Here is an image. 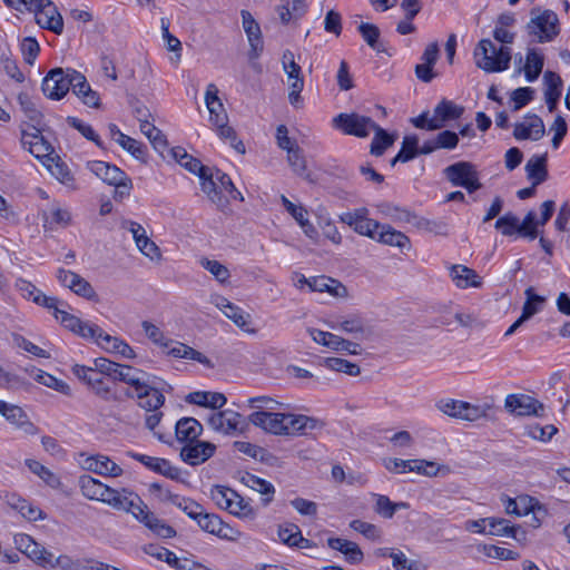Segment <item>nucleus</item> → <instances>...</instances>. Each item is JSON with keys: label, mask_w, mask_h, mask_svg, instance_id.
<instances>
[{"label": "nucleus", "mask_w": 570, "mask_h": 570, "mask_svg": "<svg viewBox=\"0 0 570 570\" xmlns=\"http://www.w3.org/2000/svg\"><path fill=\"white\" fill-rule=\"evenodd\" d=\"M287 161L296 175L305 177L306 179L309 178L306 159L303 149L298 145L287 150Z\"/></svg>", "instance_id": "37998d69"}, {"label": "nucleus", "mask_w": 570, "mask_h": 570, "mask_svg": "<svg viewBox=\"0 0 570 570\" xmlns=\"http://www.w3.org/2000/svg\"><path fill=\"white\" fill-rule=\"evenodd\" d=\"M18 102L24 112L26 117L32 121V125L40 126L42 120V114L37 109L36 105L31 100L28 94L20 92L18 95Z\"/></svg>", "instance_id": "3c124183"}, {"label": "nucleus", "mask_w": 570, "mask_h": 570, "mask_svg": "<svg viewBox=\"0 0 570 570\" xmlns=\"http://www.w3.org/2000/svg\"><path fill=\"white\" fill-rule=\"evenodd\" d=\"M99 346L106 350L109 353H116L121 355L125 358H135L136 353L130 345H128L125 341L111 336L106 333L102 336V342H99Z\"/></svg>", "instance_id": "e433bc0d"}, {"label": "nucleus", "mask_w": 570, "mask_h": 570, "mask_svg": "<svg viewBox=\"0 0 570 570\" xmlns=\"http://www.w3.org/2000/svg\"><path fill=\"white\" fill-rule=\"evenodd\" d=\"M196 175H198L200 179L202 190L207 195L209 200L215 204L218 208H224L228 204L226 197L220 195V190H218V185L216 181V171L207 166L204 167V170H199Z\"/></svg>", "instance_id": "6ab92c4d"}, {"label": "nucleus", "mask_w": 570, "mask_h": 570, "mask_svg": "<svg viewBox=\"0 0 570 570\" xmlns=\"http://www.w3.org/2000/svg\"><path fill=\"white\" fill-rule=\"evenodd\" d=\"M358 31L364 39V41L376 52H383L385 49L382 43L379 41L380 39V29L372 23L362 22L358 26Z\"/></svg>", "instance_id": "a18cd8bd"}, {"label": "nucleus", "mask_w": 570, "mask_h": 570, "mask_svg": "<svg viewBox=\"0 0 570 570\" xmlns=\"http://www.w3.org/2000/svg\"><path fill=\"white\" fill-rule=\"evenodd\" d=\"M505 409L518 416H543L544 405L527 394H509L504 401Z\"/></svg>", "instance_id": "1a4fd4ad"}, {"label": "nucleus", "mask_w": 570, "mask_h": 570, "mask_svg": "<svg viewBox=\"0 0 570 570\" xmlns=\"http://www.w3.org/2000/svg\"><path fill=\"white\" fill-rule=\"evenodd\" d=\"M473 56L476 67L485 72L504 71L511 61L510 48L504 46L497 48L490 39L480 40Z\"/></svg>", "instance_id": "7ed1b4c3"}, {"label": "nucleus", "mask_w": 570, "mask_h": 570, "mask_svg": "<svg viewBox=\"0 0 570 570\" xmlns=\"http://www.w3.org/2000/svg\"><path fill=\"white\" fill-rule=\"evenodd\" d=\"M26 464L35 474L39 475L51 488H58L60 485L59 478L40 462L27 460Z\"/></svg>", "instance_id": "13d9d810"}, {"label": "nucleus", "mask_w": 570, "mask_h": 570, "mask_svg": "<svg viewBox=\"0 0 570 570\" xmlns=\"http://www.w3.org/2000/svg\"><path fill=\"white\" fill-rule=\"evenodd\" d=\"M450 274L455 285L460 288L480 287L482 285V278L476 272L464 265H453Z\"/></svg>", "instance_id": "7c9ffc66"}, {"label": "nucleus", "mask_w": 570, "mask_h": 570, "mask_svg": "<svg viewBox=\"0 0 570 570\" xmlns=\"http://www.w3.org/2000/svg\"><path fill=\"white\" fill-rule=\"evenodd\" d=\"M224 314L227 318L232 320L236 326L242 328L245 332L254 333V330L248 328L250 315L248 313L243 312L240 307L233 304L227 311H224Z\"/></svg>", "instance_id": "bf43d9fd"}, {"label": "nucleus", "mask_w": 570, "mask_h": 570, "mask_svg": "<svg viewBox=\"0 0 570 570\" xmlns=\"http://www.w3.org/2000/svg\"><path fill=\"white\" fill-rule=\"evenodd\" d=\"M197 524L202 530L215 534L219 538H226L227 534L224 533L225 524L223 520L214 513H207L203 511L200 517L196 520Z\"/></svg>", "instance_id": "ea45409f"}, {"label": "nucleus", "mask_w": 570, "mask_h": 570, "mask_svg": "<svg viewBox=\"0 0 570 570\" xmlns=\"http://www.w3.org/2000/svg\"><path fill=\"white\" fill-rule=\"evenodd\" d=\"M419 138L415 135L405 136L402 141L401 149L396 154V159H401V163H407L414 159L417 153Z\"/></svg>", "instance_id": "6e6d98bb"}, {"label": "nucleus", "mask_w": 570, "mask_h": 570, "mask_svg": "<svg viewBox=\"0 0 570 570\" xmlns=\"http://www.w3.org/2000/svg\"><path fill=\"white\" fill-rule=\"evenodd\" d=\"M299 534L301 530L298 525L294 523H287L278 528V537L281 541L288 547H295L297 544Z\"/></svg>", "instance_id": "338daca9"}, {"label": "nucleus", "mask_w": 570, "mask_h": 570, "mask_svg": "<svg viewBox=\"0 0 570 570\" xmlns=\"http://www.w3.org/2000/svg\"><path fill=\"white\" fill-rule=\"evenodd\" d=\"M240 16L243 28L250 46L248 58L250 60L257 59L264 49L261 27L249 11L242 10Z\"/></svg>", "instance_id": "4468645a"}, {"label": "nucleus", "mask_w": 570, "mask_h": 570, "mask_svg": "<svg viewBox=\"0 0 570 570\" xmlns=\"http://www.w3.org/2000/svg\"><path fill=\"white\" fill-rule=\"evenodd\" d=\"M86 468L95 473L106 476H120L122 469L106 455H95L86 460Z\"/></svg>", "instance_id": "bb28decb"}, {"label": "nucleus", "mask_w": 570, "mask_h": 570, "mask_svg": "<svg viewBox=\"0 0 570 570\" xmlns=\"http://www.w3.org/2000/svg\"><path fill=\"white\" fill-rule=\"evenodd\" d=\"M478 550L489 558L500 560H517L520 558V554L518 552L493 544H480L478 547Z\"/></svg>", "instance_id": "864d4df0"}, {"label": "nucleus", "mask_w": 570, "mask_h": 570, "mask_svg": "<svg viewBox=\"0 0 570 570\" xmlns=\"http://www.w3.org/2000/svg\"><path fill=\"white\" fill-rule=\"evenodd\" d=\"M327 546L341 552L345 560L351 564H358L364 559V553L357 543L343 539V538H330L327 539Z\"/></svg>", "instance_id": "5701e85b"}, {"label": "nucleus", "mask_w": 570, "mask_h": 570, "mask_svg": "<svg viewBox=\"0 0 570 570\" xmlns=\"http://www.w3.org/2000/svg\"><path fill=\"white\" fill-rule=\"evenodd\" d=\"M128 494V500L125 502V508L121 509V511L130 513L137 521L142 523L159 538L168 539L176 535V530L164 520L157 518L137 493L131 491V493Z\"/></svg>", "instance_id": "f257e3e1"}, {"label": "nucleus", "mask_w": 570, "mask_h": 570, "mask_svg": "<svg viewBox=\"0 0 570 570\" xmlns=\"http://www.w3.org/2000/svg\"><path fill=\"white\" fill-rule=\"evenodd\" d=\"M544 65V57L535 48L528 49L524 75L529 82H533L540 76Z\"/></svg>", "instance_id": "4c0bfd02"}, {"label": "nucleus", "mask_w": 570, "mask_h": 570, "mask_svg": "<svg viewBox=\"0 0 570 570\" xmlns=\"http://www.w3.org/2000/svg\"><path fill=\"white\" fill-rule=\"evenodd\" d=\"M141 327L146 334V336L155 344L163 346V347H169V345L173 343L171 340H167L161 332V330L149 321H142Z\"/></svg>", "instance_id": "e2e57ef3"}, {"label": "nucleus", "mask_w": 570, "mask_h": 570, "mask_svg": "<svg viewBox=\"0 0 570 570\" xmlns=\"http://www.w3.org/2000/svg\"><path fill=\"white\" fill-rule=\"evenodd\" d=\"M494 227L501 230L504 236H512L515 233L518 234L519 218L509 212L495 222Z\"/></svg>", "instance_id": "0e129e2a"}, {"label": "nucleus", "mask_w": 570, "mask_h": 570, "mask_svg": "<svg viewBox=\"0 0 570 570\" xmlns=\"http://www.w3.org/2000/svg\"><path fill=\"white\" fill-rule=\"evenodd\" d=\"M525 118L530 119V122H517L514 125L513 137L517 140H540L546 135L543 120L534 114H528Z\"/></svg>", "instance_id": "aec40b11"}, {"label": "nucleus", "mask_w": 570, "mask_h": 570, "mask_svg": "<svg viewBox=\"0 0 570 570\" xmlns=\"http://www.w3.org/2000/svg\"><path fill=\"white\" fill-rule=\"evenodd\" d=\"M210 498L219 508L228 510L233 501L239 499V495L229 488L214 485L210 490Z\"/></svg>", "instance_id": "c03bdc74"}, {"label": "nucleus", "mask_w": 570, "mask_h": 570, "mask_svg": "<svg viewBox=\"0 0 570 570\" xmlns=\"http://www.w3.org/2000/svg\"><path fill=\"white\" fill-rule=\"evenodd\" d=\"M35 380L50 389H53L57 392H60L65 395H71L70 386L62 380L57 379L56 376L42 371L36 370Z\"/></svg>", "instance_id": "a19ab883"}, {"label": "nucleus", "mask_w": 570, "mask_h": 570, "mask_svg": "<svg viewBox=\"0 0 570 570\" xmlns=\"http://www.w3.org/2000/svg\"><path fill=\"white\" fill-rule=\"evenodd\" d=\"M71 371L73 375L86 383L98 397L104 401H118L117 395L111 392V389L105 382L102 375L97 373L92 367L76 364L72 366Z\"/></svg>", "instance_id": "0eeeda50"}, {"label": "nucleus", "mask_w": 570, "mask_h": 570, "mask_svg": "<svg viewBox=\"0 0 570 570\" xmlns=\"http://www.w3.org/2000/svg\"><path fill=\"white\" fill-rule=\"evenodd\" d=\"M374 240L384 245L395 246L401 249L410 246V238L404 233L385 224H381Z\"/></svg>", "instance_id": "c756f323"}, {"label": "nucleus", "mask_w": 570, "mask_h": 570, "mask_svg": "<svg viewBox=\"0 0 570 570\" xmlns=\"http://www.w3.org/2000/svg\"><path fill=\"white\" fill-rule=\"evenodd\" d=\"M69 76L71 77V80H72V85L70 88L72 90V92L79 99H81V101L86 106H88L90 108H98L100 106L99 95L95 90L91 89L86 77L75 69L69 70Z\"/></svg>", "instance_id": "f3484780"}, {"label": "nucleus", "mask_w": 570, "mask_h": 570, "mask_svg": "<svg viewBox=\"0 0 570 570\" xmlns=\"http://www.w3.org/2000/svg\"><path fill=\"white\" fill-rule=\"evenodd\" d=\"M40 126L29 125L21 130V144L36 157L41 158L53 151L51 144L45 139Z\"/></svg>", "instance_id": "f8f14e48"}, {"label": "nucleus", "mask_w": 570, "mask_h": 570, "mask_svg": "<svg viewBox=\"0 0 570 570\" xmlns=\"http://www.w3.org/2000/svg\"><path fill=\"white\" fill-rule=\"evenodd\" d=\"M537 225L539 224L535 220V214L533 212H529L524 216L522 223L519 222L518 234L533 240L538 237Z\"/></svg>", "instance_id": "69168bd1"}, {"label": "nucleus", "mask_w": 570, "mask_h": 570, "mask_svg": "<svg viewBox=\"0 0 570 570\" xmlns=\"http://www.w3.org/2000/svg\"><path fill=\"white\" fill-rule=\"evenodd\" d=\"M128 455L144 464L149 470L158 474H161L170 480L178 481L180 479V469L171 465V463L166 459L149 456L136 452H128Z\"/></svg>", "instance_id": "2eb2a0df"}, {"label": "nucleus", "mask_w": 570, "mask_h": 570, "mask_svg": "<svg viewBox=\"0 0 570 570\" xmlns=\"http://www.w3.org/2000/svg\"><path fill=\"white\" fill-rule=\"evenodd\" d=\"M50 171L52 176L56 177L65 186L71 189L77 188L73 174L71 173L69 166L60 158H58L55 165L50 167Z\"/></svg>", "instance_id": "8fccbe9b"}, {"label": "nucleus", "mask_w": 570, "mask_h": 570, "mask_svg": "<svg viewBox=\"0 0 570 570\" xmlns=\"http://www.w3.org/2000/svg\"><path fill=\"white\" fill-rule=\"evenodd\" d=\"M324 365L332 371L345 373L351 376H357L361 373V368L357 364L345 358L327 357L324 360Z\"/></svg>", "instance_id": "de8ad7c7"}, {"label": "nucleus", "mask_w": 570, "mask_h": 570, "mask_svg": "<svg viewBox=\"0 0 570 570\" xmlns=\"http://www.w3.org/2000/svg\"><path fill=\"white\" fill-rule=\"evenodd\" d=\"M87 167L92 174L108 185H115L116 183H120L121 179H127V174L125 171L109 163L92 160L87 163Z\"/></svg>", "instance_id": "412c9836"}, {"label": "nucleus", "mask_w": 570, "mask_h": 570, "mask_svg": "<svg viewBox=\"0 0 570 570\" xmlns=\"http://www.w3.org/2000/svg\"><path fill=\"white\" fill-rule=\"evenodd\" d=\"M332 124L344 135L366 138L376 122L371 117L357 112H342L333 118Z\"/></svg>", "instance_id": "39448f33"}, {"label": "nucleus", "mask_w": 570, "mask_h": 570, "mask_svg": "<svg viewBox=\"0 0 570 570\" xmlns=\"http://www.w3.org/2000/svg\"><path fill=\"white\" fill-rule=\"evenodd\" d=\"M284 425L286 426L284 434H292L304 433L307 430H315L322 428L324 424L320 420L307 415L284 413Z\"/></svg>", "instance_id": "393cba45"}, {"label": "nucleus", "mask_w": 570, "mask_h": 570, "mask_svg": "<svg viewBox=\"0 0 570 570\" xmlns=\"http://www.w3.org/2000/svg\"><path fill=\"white\" fill-rule=\"evenodd\" d=\"M32 12L35 13L36 22L42 29L50 30L56 35L62 33L63 19L52 1L43 0L41 6H37Z\"/></svg>", "instance_id": "9d476101"}, {"label": "nucleus", "mask_w": 570, "mask_h": 570, "mask_svg": "<svg viewBox=\"0 0 570 570\" xmlns=\"http://www.w3.org/2000/svg\"><path fill=\"white\" fill-rule=\"evenodd\" d=\"M140 131L149 139L153 147L160 154L164 153V150L167 148L168 142L166 139V136L163 134V131L157 128L154 124L150 121L146 125H141Z\"/></svg>", "instance_id": "79ce46f5"}, {"label": "nucleus", "mask_w": 570, "mask_h": 570, "mask_svg": "<svg viewBox=\"0 0 570 570\" xmlns=\"http://www.w3.org/2000/svg\"><path fill=\"white\" fill-rule=\"evenodd\" d=\"M489 534L499 537H511L515 540H520L519 533L524 535V531L519 525H511L510 521L505 519L490 518L489 520Z\"/></svg>", "instance_id": "c9c22d12"}, {"label": "nucleus", "mask_w": 570, "mask_h": 570, "mask_svg": "<svg viewBox=\"0 0 570 570\" xmlns=\"http://www.w3.org/2000/svg\"><path fill=\"white\" fill-rule=\"evenodd\" d=\"M246 484L250 487L253 490L264 495H268L267 498L263 499L264 505H267L272 501V495L274 494L275 489L271 482L257 475L248 474L246 478Z\"/></svg>", "instance_id": "603ef678"}, {"label": "nucleus", "mask_w": 570, "mask_h": 570, "mask_svg": "<svg viewBox=\"0 0 570 570\" xmlns=\"http://www.w3.org/2000/svg\"><path fill=\"white\" fill-rule=\"evenodd\" d=\"M216 445L207 441H194L185 444L180 450L181 460L189 465H199L210 459Z\"/></svg>", "instance_id": "ddd939ff"}, {"label": "nucleus", "mask_w": 570, "mask_h": 570, "mask_svg": "<svg viewBox=\"0 0 570 570\" xmlns=\"http://www.w3.org/2000/svg\"><path fill=\"white\" fill-rule=\"evenodd\" d=\"M79 487L83 497L89 500H97L101 502H104V499L108 497L111 489L90 475L80 476Z\"/></svg>", "instance_id": "cd10ccee"}, {"label": "nucleus", "mask_w": 570, "mask_h": 570, "mask_svg": "<svg viewBox=\"0 0 570 570\" xmlns=\"http://www.w3.org/2000/svg\"><path fill=\"white\" fill-rule=\"evenodd\" d=\"M445 178L455 187H463L470 194L482 187L479 173L474 164L458 161L443 169Z\"/></svg>", "instance_id": "20e7f679"}, {"label": "nucleus", "mask_w": 570, "mask_h": 570, "mask_svg": "<svg viewBox=\"0 0 570 570\" xmlns=\"http://www.w3.org/2000/svg\"><path fill=\"white\" fill-rule=\"evenodd\" d=\"M463 401L453 400V399H443L436 402V409L443 414L461 420L462 417V407Z\"/></svg>", "instance_id": "680f3d73"}, {"label": "nucleus", "mask_w": 570, "mask_h": 570, "mask_svg": "<svg viewBox=\"0 0 570 570\" xmlns=\"http://www.w3.org/2000/svg\"><path fill=\"white\" fill-rule=\"evenodd\" d=\"M405 503H394L389 497L383 494L376 495L374 511L385 519H391L399 508H404Z\"/></svg>", "instance_id": "5fc2aeb1"}, {"label": "nucleus", "mask_w": 570, "mask_h": 570, "mask_svg": "<svg viewBox=\"0 0 570 570\" xmlns=\"http://www.w3.org/2000/svg\"><path fill=\"white\" fill-rule=\"evenodd\" d=\"M463 112V107L446 99H442L433 110L436 121L441 124V128L445 126V122L459 119Z\"/></svg>", "instance_id": "473e14b6"}, {"label": "nucleus", "mask_w": 570, "mask_h": 570, "mask_svg": "<svg viewBox=\"0 0 570 570\" xmlns=\"http://www.w3.org/2000/svg\"><path fill=\"white\" fill-rule=\"evenodd\" d=\"M308 332L312 338L318 344H322L334 351H345L350 354H357L356 348L360 346L356 343H352L338 335L316 328H311Z\"/></svg>", "instance_id": "a211bd4d"}, {"label": "nucleus", "mask_w": 570, "mask_h": 570, "mask_svg": "<svg viewBox=\"0 0 570 570\" xmlns=\"http://www.w3.org/2000/svg\"><path fill=\"white\" fill-rule=\"evenodd\" d=\"M203 425L194 417H181L175 425V435L178 442L187 444L199 440Z\"/></svg>", "instance_id": "4be33fe9"}, {"label": "nucleus", "mask_w": 570, "mask_h": 570, "mask_svg": "<svg viewBox=\"0 0 570 570\" xmlns=\"http://www.w3.org/2000/svg\"><path fill=\"white\" fill-rule=\"evenodd\" d=\"M0 414L4 416L7 421L22 429L24 432L31 433L35 429L24 411L18 405L1 402Z\"/></svg>", "instance_id": "c85d7f7f"}, {"label": "nucleus", "mask_w": 570, "mask_h": 570, "mask_svg": "<svg viewBox=\"0 0 570 570\" xmlns=\"http://www.w3.org/2000/svg\"><path fill=\"white\" fill-rule=\"evenodd\" d=\"M69 68L51 69L42 80L41 89L43 95L51 100L62 99L71 88L72 80L69 76Z\"/></svg>", "instance_id": "423d86ee"}, {"label": "nucleus", "mask_w": 570, "mask_h": 570, "mask_svg": "<svg viewBox=\"0 0 570 570\" xmlns=\"http://www.w3.org/2000/svg\"><path fill=\"white\" fill-rule=\"evenodd\" d=\"M248 422L273 434H284V431H286L284 413L256 411L248 416Z\"/></svg>", "instance_id": "dca6fc26"}, {"label": "nucleus", "mask_w": 570, "mask_h": 570, "mask_svg": "<svg viewBox=\"0 0 570 570\" xmlns=\"http://www.w3.org/2000/svg\"><path fill=\"white\" fill-rule=\"evenodd\" d=\"M140 374H144L142 371L134 368L129 365H124L118 363V368L116 371V375L114 376V381H120L124 382L132 387L135 390L144 389L145 382L139 376Z\"/></svg>", "instance_id": "58836bf2"}, {"label": "nucleus", "mask_w": 570, "mask_h": 570, "mask_svg": "<svg viewBox=\"0 0 570 570\" xmlns=\"http://www.w3.org/2000/svg\"><path fill=\"white\" fill-rule=\"evenodd\" d=\"M525 173L528 179L533 180V186H538L542 183H544L548 178V170H547V154L538 156H532L527 165H525Z\"/></svg>", "instance_id": "2f4dec72"}, {"label": "nucleus", "mask_w": 570, "mask_h": 570, "mask_svg": "<svg viewBox=\"0 0 570 570\" xmlns=\"http://www.w3.org/2000/svg\"><path fill=\"white\" fill-rule=\"evenodd\" d=\"M199 264L203 268L208 271L216 278V281L219 282L220 284H225L228 282V279L230 277V273H229L228 268L225 265H223L222 263H219L218 261L203 257L199 261Z\"/></svg>", "instance_id": "09e8293b"}, {"label": "nucleus", "mask_w": 570, "mask_h": 570, "mask_svg": "<svg viewBox=\"0 0 570 570\" xmlns=\"http://www.w3.org/2000/svg\"><path fill=\"white\" fill-rule=\"evenodd\" d=\"M533 96L534 90L530 87H521L515 89L511 95V99L513 101V111H518L527 106L530 101H532Z\"/></svg>", "instance_id": "774afa93"}, {"label": "nucleus", "mask_w": 570, "mask_h": 570, "mask_svg": "<svg viewBox=\"0 0 570 570\" xmlns=\"http://www.w3.org/2000/svg\"><path fill=\"white\" fill-rule=\"evenodd\" d=\"M368 210L365 207L357 208L354 212H347L341 215V220L352 227L354 232L362 236L374 239L381 224L377 220L367 217Z\"/></svg>", "instance_id": "6e6552de"}, {"label": "nucleus", "mask_w": 570, "mask_h": 570, "mask_svg": "<svg viewBox=\"0 0 570 570\" xmlns=\"http://www.w3.org/2000/svg\"><path fill=\"white\" fill-rule=\"evenodd\" d=\"M530 16L525 31L531 38V42H550L560 33L559 18L554 11L532 8Z\"/></svg>", "instance_id": "f03ea898"}, {"label": "nucleus", "mask_w": 570, "mask_h": 570, "mask_svg": "<svg viewBox=\"0 0 570 570\" xmlns=\"http://www.w3.org/2000/svg\"><path fill=\"white\" fill-rule=\"evenodd\" d=\"M171 155L180 166L193 174H197L199 170H204L205 166L200 163V160L187 154L183 147L173 148Z\"/></svg>", "instance_id": "49530a36"}, {"label": "nucleus", "mask_w": 570, "mask_h": 570, "mask_svg": "<svg viewBox=\"0 0 570 570\" xmlns=\"http://www.w3.org/2000/svg\"><path fill=\"white\" fill-rule=\"evenodd\" d=\"M136 391L137 397L140 400L139 405L148 412L157 411L165 402V396L157 389L150 387L146 382L144 389Z\"/></svg>", "instance_id": "72a5a7b5"}, {"label": "nucleus", "mask_w": 570, "mask_h": 570, "mask_svg": "<svg viewBox=\"0 0 570 570\" xmlns=\"http://www.w3.org/2000/svg\"><path fill=\"white\" fill-rule=\"evenodd\" d=\"M543 83L548 109L553 112L561 97L562 79L558 73L547 70L543 75Z\"/></svg>", "instance_id": "b1692460"}, {"label": "nucleus", "mask_w": 570, "mask_h": 570, "mask_svg": "<svg viewBox=\"0 0 570 570\" xmlns=\"http://www.w3.org/2000/svg\"><path fill=\"white\" fill-rule=\"evenodd\" d=\"M67 122L70 127L78 130L85 138L95 142L98 147H102V141L100 140L99 135L94 130V128L90 125L83 122L77 117L71 116L67 118Z\"/></svg>", "instance_id": "4d7b16f0"}, {"label": "nucleus", "mask_w": 570, "mask_h": 570, "mask_svg": "<svg viewBox=\"0 0 570 570\" xmlns=\"http://www.w3.org/2000/svg\"><path fill=\"white\" fill-rule=\"evenodd\" d=\"M350 528L373 541L380 540L382 537V531L379 527L358 519L352 520L350 522Z\"/></svg>", "instance_id": "052dcab7"}, {"label": "nucleus", "mask_w": 570, "mask_h": 570, "mask_svg": "<svg viewBox=\"0 0 570 570\" xmlns=\"http://www.w3.org/2000/svg\"><path fill=\"white\" fill-rule=\"evenodd\" d=\"M208 425L217 432L229 435L242 433L245 426L240 414L232 410H224L212 414L208 417Z\"/></svg>", "instance_id": "9b49d317"}, {"label": "nucleus", "mask_w": 570, "mask_h": 570, "mask_svg": "<svg viewBox=\"0 0 570 570\" xmlns=\"http://www.w3.org/2000/svg\"><path fill=\"white\" fill-rule=\"evenodd\" d=\"M372 131L374 137L370 146V153L373 156L380 157L385 150L391 147L395 141V136L390 135L385 129L375 124Z\"/></svg>", "instance_id": "f704fd0d"}, {"label": "nucleus", "mask_w": 570, "mask_h": 570, "mask_svg": "<svg viewBox=\"0 0 570 570\" xmlns=\"http://www.w3.org/2000/svg\"><path fill=\"white\" fill-rule=\"evenodd\" d=\"M110 135L132 157L144 160L146 156V147L136 139L122 134L115 124L109 125Z\"/></svg>", "instance_id": "a878e982"}]
</instances>
